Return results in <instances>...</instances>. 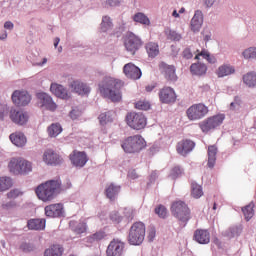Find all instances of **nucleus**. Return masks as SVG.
Listing matches in <instances>:
<instances>
[{"mask_svg":"<svg viewBox=\"0 0 256 256\" xmlns=\"http://www.w3.org/2000/svg\"><path fill=\"white\" fill-rule=\"evenodd\" d=\"M254 207L255 204L251 202L247 206L242 208V213L244 214L246 221H249L255 215V211L253 210Z\"/></svg>","mask_w":256,"mask_h":256,"instance_id":"37","label":"nucleus"},{"mask_svg":"<svg viewBox=\"0 0 256 256\" xmlns=\"http://www.w3.org/2000/svg\"><path fill=\"white\" fill-rule=\"evenodd\" d=\"M70 88L75 93H78V95H89V93L91 92V88H89V86H87V84H85L79 80L72 81L70 84Z\"/></svg>","mask_w":256,"mask_h":256,"instance_id":"21","label":"nucleus"},{"mask_svg":"<svg viewBox=\"0 0 256 256\" xmlns=\"http://www.w3.org/2000/svg\"><path fill=\"white\" fill-rule=\"evenodd\" d=\"M209 114V107L203 103L193 104L186 110L189 121H200Z\"/></svg>","mask_w":256,"mask_h":256,"instance_id":"7","label":"nucleus"},{"mask_svg":"<svg viewBox=\"0 0 256 256\" xmlns=\"http://www.w3.org/2000/svg\"><path fill=\"white\" fill-rule=\"evenodd\" d=\"M13 27H14V25H13V22H11V21H7L4 24V28L8 29L9 31H13Z\"/></svg>","mask_w":256,"mask_h":256,"instance_id":"60","label":"nucleus"},{"mask_svg":"<svg viewBox=\"0 0 256 256\" xmlns=\"http://www.w3.org/2000/svg\"><path fill=\"white\" fill-rule=\"evenodd\" d=\"M100 125L105 127V125H109V123H113V113L111 112H104L101 113L98 117Z\"/></svg>","mask_w":256,"mask_h":256,"instance_id":"34","label":"nucleus"},{"mask_svg":"<svg viewBox=\"0 0 256 256\" xmlns=\"http://www.w3.org/2000/svg\"><path fill=\"white\" fill-rule=\"evenodd\" d=\"M86 231H87V224L85 222L79 223L74 229V233H76L77 235H81Z\"/></svg>","mask_w":256,"mask_h":256,"instance_id":"51","label":"nucleus"},{"mask_svg":"<svg viewBox=\"0 0 256 256\" xmlns=\"http://www.w3.org/2000/svg\"><path fill=\"white\" fill-rule=\"evenodd\" d=\"M133 21H135V23H140V25H151V20H149V17H147L143 12L136 13L133 16Z\"/></svg>","mask_w":256,"mask_h":256,"instance_id":"33","label":"nucleus"},{"mask_svg":"<svg viewBox=\"0 0 256 256\" xmlns=\"http://www.w3.org/2000/svg\"><path fill=\"white\" fill-rule=\"evenodd\" d=\"M107 234H105L104 231H98L92 235L89 236L88 241L90 243H95L97 241H102V239L106 238Z\"/></svg>","mask_w":256,"mask_h":256,"instance_id":"43","label":"nucleus"},{"mask_svg":"<svg viewBox=\"0 0 256 256\" xmlns=\"http://www.w3.org/2000/svg\"><path fill=\"white\" fill-rule=\"evenodd\" d=\"M128 241L130 245H141L145 241V224L143 222H135L131 226Z\"/></svg>","mask_w":256,"mask_h":256,"instance_id":"5","label":"nucleus"},{"mask_svg":"<svg viewBox=\"0 0 256 256\" xmlns=\"http://www.w3.org/2000/svg\"><path fill=\"white\" fill-rule=\"evenodd\" d=\"M50 91L58 97L59 99H69L71 96L69 95V92L63 87V85L52 83L50 86Z\"/></svg>","mask_w":256,"mask_h":256,"instance_id":"22","label":"nucleus"},{"mask_svg":"<svg viewBox=\"0 0 256 256\" xmlns=\"http://www.w3.org/2000/svg\"><path fill=\"white\" fill-rule=\"evenodd\" d=\"M190 72L192 73V75H197L198 77H202V75L207 74V65L200 62L193 63L190 66Z\"/></svg>","mask_w":256,"mask_h":256,"instance_id":"26","label":"nucleus"},{"mask_svg":"<svg viewBox=\"0 0 256 256\" xmlns=\"http://www.w3.org/2000/svg\"><path fill=\"white\" fill-rule=\"evenodd\" d=\"M243 81L247 87H256V72H248L243 76Z\"/></svg>","mask_w":256,"mask_h":256,"instance_id":"35","label":"nucleus"},{"mask_svg":"<svg viewBox=\"0 0 256 256\" xmlns=\"http://www.w3.org/2000/svg\"><path fill=\"white\" fill-rule=\"evenodd\" d=\"M42 159L46 165H61L63 163V158L52 149L46 150Z\"/></svg>","mask_w":256,"mask_h":256,"instance_id":"15","label":"nucleus"},{"mask_svg":"<svg viewBox=\"0 0 256 256\" xmlns=\"http://www.w3.org/2000/svg\"><path fill=\"white\" fill-rule=\"evenodd\" d=\"M217 161V146L210 145L208 146V167L213 169Z\"/></svg>","mask_w":256,"mask_h":256,"instance_id":"29","label":"nucleus"},{"mask_svg":"<svg viewBox=\"0 0 256 256\" xmlns=\"http://www.w3.org/2000/svg\"><path fill=\"white\" fill-rule=\"evenodd\" d=\"M201 25H203V12L197 10L191 20V29L194 31H199L201 29Z\"/></svg>","mask_w":256,"mask_h":256,"instance_id":"25","label":"nucleus"},{"mask_svg":"<svg viewBox=\"0 0 256 256\" xmlns=\"http://www.w3.org/2000/svg\"><path fill=\"white\" fill-rule=\"evenodd\" d=\"M122 3L123 0H105V5H107V7H120Z\"/></svg>","mask_w":256,"mask_h":256,"instance_id":"54","label":"nucleus"},{"mask_svg":"<svg viewBox=\"0 0 256 256\" xmlns=\"http://www.w3.org/2000/svg\"><path fill=\"white\" fill-rule=\"evenodd\" d=\"M121 192V186L115 185L113 183L108 184L105 189V195L107 199H110V201H115V198L119 193Z\"/></svg>","mask_w":256,"mask_h":256,"instance_id":"23","label":"nucleus"},{"mask_svg":"<svg viewBox=\"0 0 256 256\" xmlns=\"http://www.w3.org/2000/svg\"><path fill=\"white\" fill-rule=\"evenodd\" d=\"M21 195H23V192H21L19 189H13L7 193V198L17 199V197H21Z\"/></svg>","mask_w":256,"mask_h":256,"instance_id":"52","label":"nucleus"},{"mask_svg":"<svg viewBox=\"0 0 256 256\" xmlns=\"http://www.w3.org/2000/svg\"><path fill=\"white\" fill-rule=\"evenodd\" d=\"M121 147L125 153H139L147 147V142H145V138H143V136L134 135L126 138L122 142Z\"/></svg>","mask_w":256,"mask_h":256,"instance_id":"3","label":"nucleus"},{"mask_svg":"<svg viewBox=\"0 0 256 256\" xmlns=\"http://www.w3.org/2000/svg\"><path fill=\"white\" fill-rule=\"evenodd\" d=\"M182 175L183 170L179 166L172 168L170 171V177H172V179H177V177H181Z\"/></svg>","mask_w":256,"mask_h":256,"instance_id":"49","label":"nucleus"},{"mask_svg":"<svg viewBox=\"0 0 256 256\" xmlns=\"http://www.w3.org/2000/svg\"><path fill=\"white\" fill-rule=\"evenodd\" d=\"M13 187V181L9 177H0V193L3 191H8Z\"/></svg>","mask_w":256,"mask_h":256,"instance_id":"38","label":"nucleus"},{"mask_svg":"<svg viewBox=\"0 0 256 256\" xmlns=\"http://www.w3.org/2000/svg\"><path fill=\"white\" fill-rule=\"evenodd\" d=\"M191 195L194 197V199H199L200 197H203V188L201 185L192 182L191 183Z\"/></svg>","mask_w":256,"mask_h":256,"instance_id":"39","label":"nucleus"},{"mask_svg":"<svg viewBox=\"0 0 256 256\" xmlns=\"http://www.w3.org/2000/svg\"><path fill=\"white\" fill-rule=\"evenodd\" d=\"M241 107V98L236 96L234 101L230 104V110L235 111V109H239Z\"/></svg>","mask_w":256,"mask_h":256,"instance_id":"53","label":"nucleus"},{"mask_svg":"<svg viewBox=\"0 0 256 256\" xmlns=\"http://www.w3.org/2000/svg\"><path fill=\"white\" fill-rule=\"evenodd\" d=\"M125 243L119 239H113L106 250L107 256H123Z\"/></svg>","mask_w":256,"mask_h":256,"instance_id":"9","label":"nucleus"},{"mask_svg":"<svg viewBox=\"0 0 256 256\" xmlns=\"http://www.w3.org/2000/svg\"><path fill=\"white\" fill-rule=\"evenodd\" d=\"M206 60L208 61V63H217V59L214 56H211V54H208Z\"/></svg>","mask_w":256,"mask_h":256,"instance_id":"61","label":"nucleus"},{"mask_svg":"<svg viewBox=\"0 0 256 256\" xmlns=\"http://www.w3.org/2000/svg\"><path fill=\"white\" fill-rule=\"evenodd\" d=\"M244 59H256V47H250L242 53Z\"/></svg>","mask_w":256,"mask_h":256,"instance_id":"46","label":"nucleus"},{"mask_svg":"<svg viewBox=\"0 0 256 256\" xmlns=\"http://www.w3.org/2000/svg\"><path fill=\"white\" fill-rule=\"evenodd\" d=\"M15 207H17V203H15V201H9L2 204V209H5L6 211Z\"/></svg>","mask_w":256,"mask_h":256,"instance_id":"55","label":"nucleus"},{"mask_svg":"<svg viewBox=\"0 0 256 256\" xmlns=\"http://www.w3.org/2000/svg\"><path fill=\"white\" fill-rule=\"evenodd\" d=\"M158 96L159 100L166 105L177 101V94H175V90L169 86L160 89Z\"/></svg>","mask_w":256,"mask_h":256,"instance_id":"10","label":"nucleus"},{"mask_svg":"<svg viewBox=\"0 0 256 256\" xmlns=\"http://www.w3.org/2000/svg\"><path fill=\"white\" fill-rule=\"evenodd\" d=\"M157 179V171H153L150 175V180L155 181Z\"/></svg>","mask_w":256,"mask_h":256,"instance_id":"63","label":"nucleus"},{"mask_svg":"<svg viewBox=\"0 0 256 256\" xmlns=\"http://www.w3.org/2000/svg\"><path fill=\"white\" fill-rule=\"evenodd\" d=\"M205 3L207 7H212L213 3H215V0H205Z\"/></svg>","mask_w":256,"mask_h":256,"instance_id":"64","label":"nucleus"},{"mask_svg":"<svg viewBox=\"0 0 256 256\" xmlns=\"http://www.w3.org/2000/svg\"><path fill=\"white\" fill-rule=\"evenodd\" d=\"M100 29L102 33H107V31H111V29H113V22L109 16H104L102 18Z\"/></svg>","mask_w":256,"mask_h":256,"instance_id":"36","label":"nucleus"},{"mask_svg":"<svg viewBox=\"0 0 256 256\" xmlns=\"http://www.w3.org/2000/svg\"><path fill=\"white\" fill-rule=\"evenodd\" d=\"M183 57H184L185 59H192V57H193V52H191V49L186 48V49L183 51Z\"/></svg>","mask_w":256,"mask_h":256,"instance_id":"58","label":"nucleus"},{"mask_svg":"<svg viewBox=\"0 0 256 256\" xmlns=\"http://www.w3.org/2000/svg\"><path fill=\"white\" fill-rule=\"evenodd\" d=\"M33 171V164L27 160H23L20 163V173H30Z\"/></svg>","mask_w":256,"mask_h":256,"instance_id":"44","label":"nucleus"},{"mask_svg":"<svg viewBox=\"0 0 256 256\" xmlns=\"http://www.w3.org/2000/svg\"><path fill=\"white\" fill-rule=\"evenodd\" d=\"M37 98L40 102L41 107H44L48 111H56L57 104L53 101V98L49 96L47 93H38Z\"/></svg>","mask_w":256,"mask_h":256,"instance_id":"16","label":"nucleus"},{"mask_svg":"<svg viewBox=\"0 0 256 256\" xmlns=\"http://www.w3.org/2000/svg\"><path fill=\"white\" fill-rule=\"evenodd\" d=\"M35 193L38 199L44 203L53 201L55 196L61 193V180L46 181L36 188Z\"/></svg>","mask_w":256,"mask_h":256,"instance_id":"2","label":"nucleus"},{"mask_svg":"<svg viewBox=\"0 0 256 256\" xmlns=\"http://www.w3.org/2000/svg\"><path fill=\"white\" fill-rule=\"evenodd\" d=\"M123 71L128 79H141V69H139V67L135 66L133 63L126 64L123 68Z\"/></svg>","mask_w":256,"mask_h":256,"instance_id":"19","label":"nucleus"},{"mask_svg":"<svg viewBox=\"0 0 256 256\" xmlns=\"http://www.w3.org/2000/svg\"><path fill=\"white\" fill-rule=\"evenodd\" d=\"M126 123L131 129L141 131L147 127V117L141 112H129L126 115Z\"/></svg>","mask_w":256,"mask_h":256,"instance_id":"6","label":"nucleus"},{"mask_svg":"<svg viewBox=\"0 0 256 256\" xmlns=\"http://www.w3.org/2000/svg\"><path fill=\"white\" fill-rule=\"evenodd\" d=\"M196 56L195 59H199V57H203V59H207L209 57V52L205 49H203L201 52L199 50H196Z\"/></svg>","mask_w":256,"mask_h":256,"instance_id":"56","label":"nucleus"},{"mask_svg":"<svg viewBox=\"0 0 256 256\" xmlns=\"http://www.w3.org/2000/svg\"><path fill=\"white\" fill-rule=\"evenodd\" d=\"M145 49L148 53V56L152 59H155L159 55V45L155 42H149L146 44Z\"/></svg>","mask_w":256,"mask_h":256,"instance_id":"32","label":"nucleus"},{"mask_svg":"<svg viewBox=\"0 0 256 256\" xmlns=\"http://www.w3.org/2000/svg\"><path fill=\"white\" fill-rule=\"evenodd\" d=\"M193 149H195V142L189 139L181 140L176 145L177 154L181 155L182 157H187V155H189Z\"/></svg>","mask_w":256,"mask_h":256,"instance_id":"13","label":"nucleus"},{"mask_svg":"<svg viewBox=\"0 0 256 256\" xmlns=\"http://www.w3.org/2000/svg\"><path fill=\"white\" fill-rule=\"evenodd\" d=\"M70 161L74 167H85L87 165V161H89V157H87V153L74 150L70 154Z\"/></svg>","mask_w":256,"mask_h":256,"instance_id":"14","label":"nucleus"},{"mask_svg":"<svg viewBox=\"0 0 256 256\" xmlns=\"http://www.w3.org/2000/svg\"><path fill=\"white\" fill-rule=\"evenodd\" d=\"M143 42H141V38L135 35L134 33L130 32L126 35L124 46L125 49L131 53V55H135L137 51L141 48Z\"/></svg>","mask_w":256,"mask_h":256,"instance_id":"8","label":"nucleus"},{"mask_svg":"<svg viewBox=\"0 0 256 256\" xmlns=\"http://www.w3.org/2000/svg\"><path fill=\"white\" fill-rule=\"evenodd\" d=\"M147 239L148 241H154L155 240V237L157 235V230L155 229V226H149L148 227V230H147Z\"/></svg>","mask_w":256,"mask_h":256,"instance_id":"50","label":"nucleus"},{"mask_svg":"<svg viewBox=\"0 0 256 256\" xmlns=\"http://www.w3.org/2000/svg\"><path fill=\"white\" fill-rule=\"evenodd\" d=\"M21 161L22 159L12 158L8 164V169L14 175L21 174Z\"/></svg>","mask_w":256,"mask_h":256,"instance_id":"31","label":"nucleus"},{"mask_svg":"<svg viewBox=\"0 0 256 256\" xmlns=\"http://www.w3.org/2000/svg\"><path fill=\"white\" fill-rule=\"evenodd\" d=\"M134 107L139 111H149V109H151V103L145 99H142L135 102Z\"/></svg>","mask_w":256,"mask_h":256,"instance_id":"42","label":"nucleus"},{"mask_svg":"<svg viewBox=\"0 0 256 256\" xmlns=\"http://www.w3.org/2000/svg\"><path fill=\"white\" fill-rule=\"evenodd\" d=\"M235 73V67L229 64H223L216 70L217 77H227Z\"/></svg>","mask_w":256,"mask_h":256,"instance_id":"28","label":"nucleus"},{"mask_svg":"<svg viewBox=\"0 0 256 256\" xmlns=\"http://www.w3.org/2000/svg\"><path fill=\"white\" fill-rule=\"evenodd\" d=\"M128 176L130 177V179H137V177H139L137 175V172H135V170L129 172Z\"/></svg>","mask_w":256,"mask_h":256,"instance_id":"62","label":"nucleus"},{"mask_svg":"<svg viewBox=\"0 0 256 256\" xmlns=\"http://www.w3.org/2000/svg\"><path fill=\"white\" fill-rule=\"evenodd\" d=\"M21 249H22V251L29 253V252L33 251V245L24 243L21 245Z\"/></svg>","mask_w":256,"mask_h":256,"instance_id":"57","label":"nucleus"},{"mask_svg":"<svg viewBox=\"0 0 256 256\" xmlns=\"http://www.w3.org/2000/svg\"><path fill=\"white\" fill-rule=\"evenodd\" d=\"M170 210L172 215L182 223H187V221L191 219V210L189 209V206L181 200L174 201Z\"/></svg>","mask_w":256,"mask_h":256,"instance_id":"4","label":"nucleus"},{"mask_svg":"<svg viewBox=\"0 0 256 256\" xmlns=\"http://www.w3.org/2000/svg\"><path fill=\"white\" fill-rule=\"evenodd\" d=\"M160 69H162V73L166 80L170 81L171 83H175L177 81V73L175 72V66L168 65L164 62L160 64Z\"/></svg>","mask_w":256,"mask_h":256,"instance_id":"17","label":"nucleus"},{"mask_svg":"<svg viewBox=\"0 0 256 256\" xmlns=\"http://www.w3.org/2000/svg\"><path fill=\"white\" fill-rule=\"evenodd\" d=\"M208 120L210 121L212 127L214 129H217V127H219V125H222L223 121H225V115L218 114V115L209 117Z\"/></svg>","mask_w":256,"mask_h":256,"instance_id":"40","label":"nucleus"},{"mask_svg":"<svg viewBox=\"0 0 256 256\" xmlns=\"http://www.w3.org/2000/svg\"><path fill=\"white\" fill-rule=\"evenodd\" d=\"M44 211L47 217H63V204H50L45 207Z\"/></svg>","mask_w":256,"mask_h":256,"instance_id":"20","label":"nucleus"},{"mask_svg":"<svg viewBox=\"0 0 256 256\" xmlns=\"http://www.w3.org/2000/svg\"><path fill=\"white\" fill-rule=\"evenodd\" d=\"M167 39L170 41H181V34L173 30L166 31Z\"/></svg>","mask_w":256,"mask_h":256,"instance_id":"47","label":"nucleus"},{"mask_svg":"<svg viewBox=\"0 0 256 256\" xmlns=\"http://www.w3.org/2000/svg\"><path fill=\"white\" fill-rule=\"evenodd\" d=\"M10 141L16 147H25V144L27 143V138L25 137V134L21 132H16L10 135Z\"/></svg>","mask_w":256,"mask_h":256,"instance_id":"24","label":"nucleus"},{"mask_svg":"<svg viewBox=\"0 0 256 256\" xmlns=\"http://www.w3.org/2000/svg\"><path fill=\"white\" fill-rule=\"evenodd\" d=\"M199 127L203 133H209V131L215 129L211 124L209 118L199 123Z\"/></svg>","mask_w":256,"mask_h":256,"instance_id":"45","label":"nucleus"},{"mask_svg":"<svg viewBox=\"0 0 256 256\" xmlns=\"http://www.w3.org/2000/svg\"><path fill=\"white\" fill-rule=\"evenodd\" d=\"M155 213L161 219H165V217H167V208H165V206L163 205H159L158 207L155 208Z\"/></svg>","mask_w":256,"mask_h":256,"instance_id":"48","label":"nucleus"},{"mask_svg":"<svg viewBox=\"0 0 256 256\" xmlns=\"http://www.w3.org/2000/svg\"><path fill=\"white\" fill-rule=\"evenodd\" d=\"M9 117L15 125H26L29 121V114L23 110L11 109Z\"/></svg>","mask_w":256,"mask_h":256,"instance_id":"12","label":"nucleus"},{"mask_svg":"<svg viewBox=\"0 0 256 256\" xmlns=\"http://www.w3.org/2000/svg\"><path fill=\"white\" fill-rule=\"evenodd\" d=\"M63 246L59 244H54L45 250L44 256H63Z\"/></svg>","mask_w":256,"mask_h":256,"instance_id":"30","label":"nucleus"},{"mask_svg":"<svg viewBox=\"0 0 256 256\" xmlns=\"http://www.w3.org/2000/svg\"><path fill=\"white\" fill-rule=\"evenodd\" d=\"M27 227L31 231H43L45 229V219H30L27 222Z\"/></svg>","mask_w":256,"mask_h":256,"instance_id":"27","label":"nucleus"},{"mask_svg":"<svg viewBox=\"0 0 256 256\" xmlns=\"http://www.w3.org/2000/svg\"><path fill=\"white\" fill-rule=\"evenodd\" d=\"M79 115H81V112H79V110H72L70 112V117L71 119H73L75 121V119H77L79 117Z\"/></svg>","mask_w":256,"mask_h":256,"instance_id":"59","label":"nucleus"},{"mask_svg":"<svg viewBox=\"0 0 256 256\" xmlns=\"http://www.w3.org/2000/svg\"><path fill=\"white\" fill-rule=\"evenodd\" d=\"M123 81L113 77H105L99 84V91L103 97L111 99L114 103L121 101V89H123Z\"/></svg>","mask_w":256,"mask_h":256,"instance_id":"1","label":"nucleus"},{"mask_svg":"<svg viewBox=\"0 0 256 256\" xmlns=\"http://www.w3.org/2000/svg\"><path fill=\"white\" fill-rule=\"evenodd\" d=\"M62 131H63V128L61 127V124H59V123L51 124L48 127L49 137H57V135H59Z\"/></svg>","mask_w":256,"mask_h":256,"instance_id":"41","label":"nucleus"},{"mask_svg":"<svg viewBox=\"0 0 256 256\" xmlns=\"http://www.w3.org/2000/svg\"><path fill=\"white\" fill-rule=\"evenodd\" d=\"M12 101L18 107H25L31 103V95L27 91L16 90L12 94Z\"/></svg>","mask_w":256,"mask_h":256,"instance_id":"11","label":"nucleus"},{"mask_svg":"<svg viewBox=\"0 0 256 256\" xmlns=\"http://www.w3.org/2000/svg\"><path fill=\"white\" fill-rule=\"evenodd\" d=\"M193 239L200 245H207L211 241V234L209 233V230L197 229L194 232Z\"/></svg>","mask_w":256,"mask_h":256,"instance_id":"18","label":"nucleus"}]
</instances>
